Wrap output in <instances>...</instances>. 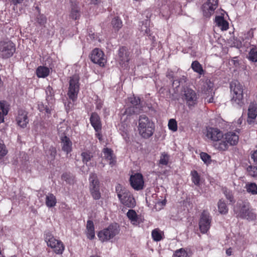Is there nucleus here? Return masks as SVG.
Returning <instances> with one entry per match:
<instances>
[{
  "label": "nucleus",
  "mask_w": 257,
  "mask_h": 257,
  "mask_svg": "<svg viewBox=\"0 0 257 257\" xmlns=\"http://www.w3.org/2000/svg\"><path fill=\"white\" fill-rule=\"evenodd\" d=\"M206 137L213 141L220 142L223 138V133L217 128H207Z\"/></svg>",
  "instance_id": "16"
},
{
  "label": "nucleus",
  "mask_w": 257,
  "mask_h": 257,
  "mask_svg": "<svg viewBox=\"0 0 257 257\" xmlns=\"http://www.w3.org/2000/svg\"><path fill=\"white\" fill-rule=\"evenodd\" d=\"M201 159L206 164H209L211 161L210 156L206 153L202 152L200 154Z\"/></svg>",
  "instance_id": "47"
},
{
  "label": "nucleus",
  "mask_w": 257,
  "mask_h": 257,
  "mask_svg": "<svg viewBox=\"0 0 257 257\" xmlns=\"http://www.w3.org/2000/svg\"><path fill=\"white\" fill-rule=\"evenodd\" d=\"M247 170L251 175L253 176H257V166H250L247 168Z\"/></svg>",
  "instance_id": "49"
},
{
  "label": "nucleus",
  "mask_w": 257,
  "mask_h": 257,
  "mask_svg": "<svg viewBox=\"0 0 257 257\" xmlns=\"http://www.w3.org/2000/svg\"><path fill=\"white\" fill-rule=\"evenodd\" d=\"M127 216L131 220V222L134 224L137 222L138 220V216L135 210L130 209L127 212Z\"/></svg>",
  "instance_id": "37"
},
{
  "label": "nucleus",
  "mask_w": 257,
  "mask_h": 257,
  "mask_svg": "<svg viewBox=\"0 0 257 257\" xmlns=\"http://www.w3.org/2000/svg\"><path fill=\"white\" fill-rule=\"evenodd\" d=\"M243 88L238 81H232L230 84V88L232 97L231 102L234 105L241 107L244 104Z\"/></svg>",
  "instance_id": "3"
},
{
  "label": "nucleus",
  "mask_w": 257,
  "mask_h": 257,
  "mask_svg": "<svg viewBox=\"0 0 257 257\" xmlns=\"http://www.w3.org/2000/svg\"><path fill=\"white\" fill-rule=\"evenodd\" d=\"M167 76L169 79H173V78H174L173 75V73L172 72L168 73V74H167Z\"/></svg>",
  "instance_id": "62"
},
{
  "label": "nucleus",
  "mask_w": 257,
  "mask_h": 257,
  "mask_svg": "<svg viewBox=\"0 0 257 257\" xmlns=\"http://www.w3.org/2000/svg\"><path fill=\"white\" fill-rule=\"evenodd\" d=\"M138 123V131L142 137L148 139L153 135L154 123L145 114L140 115Z\"/></svg>",
  "instance_id": "2"
},
{
  "label": "nucleus",
  "mask_w": 257,
  "mask_h": 257,
  "mask_svg": "<svg viewBox=\"0 0 257 257\" xmlns=\"http://www.w3.org/2000/svg\"><path fill=\"white\" fill-rule=\"evenodd\" d=\"M61 145L62 150L67 154L72 151V143L69 138L66 136L61 138Z\"/></svg>",
  "instance_id": "21"
},
{
  "label": "nucleus",
  "mask_w": 257,
  "mask_h": 257,
  "mask_svg": "<svg viewBox=\"0 0 257 257\" xmlns=\"http://www.w3.org/2000/svg\"><path fill=\"white\" fill-rule=\"evenodd\" d=\"M8 151L4 144L0 143V159L7 155Z\"/></svg>",
  "instance_id": "48"
},
{
  "label": "nucleus",
  "mask_w": 257,
  "mask_h": 257,
  "mask_svg": "<svg viewBox=\"0 0 257 257\" xmlns=\"http://www.w3.org/2000/svg\"><path fill=\"white\" fill-rule=\"evenodd\" d=\"M247 37L248 38H252L253 36V32L252 30H251L249 31L247 33Z\"/></svg>",
  "instance_id": "58"
},
{
  "label": "nucleus",
  "mask_w": 257,
  "mask_h": 257,
  "mask_svg": "<svg viewBox=\"0 0 257 257\" xmlns=\"http://www.w3.org/2000/svg\"><path fill=\"white\" fill-rule=\"evenodd\" d=\"M178 81H179L180 85H183L186 82L187 78L185 76H183L178 78Z\"/></svg>",
  "instance_id": "53"
},
{
  "label": "nucleus",
  "mask_w": 257,
  "mask_h": 257,
  "mask_svg": "<svg viewBox=\"0 0 257 257\" xmlns=\"http://www.w3.org/2000/svg\"><path fill=\"white\" fill-rule=\"evenodd\" d=\"M169 128L173 131L176 132L177 130V121L174 119H171L168 122Z\"/></svg>",
  "instance_id": "44"
},
{
  "label": "nucleus",
  "mask_w": 257,
  "mask_h": 257,
  "mask_svg": "<svg viewBox=\"0 0 257 257\" xmlns=\"http://www.w3.org/2000/svg\"><path fill=\"white\" fill-rule=\"evenodd\" d=\"M102 152L103 153V158L108 162V163L113 165L114 164L115 158L114 157L113 151L108 148H104Z\"/></svg>",
  "instance_id": "22"
},
{
  "label": "nucleus",
  "mask_w": 257,
  "mask_h": 257,
  "mask_svg": "<svg viewBox=\"0 0 257 257\" xmlns=\"http://www.w3.org/2000/svg\"><path fill=\"white\" fill-rule=\"evenodd\" d=\"M208 87H209V89H211L210 92L211 94L212 93V90L213 89H211V86L209 85ZM205 100L208 102V103H212L213 101V97L212 95H211V96L210 97H207L205 98Z\"/></svg>",
  "instance_id": "52"
},
{
  "label": "nucleus",
  "mask_w": 257,
  "mask_h": 257,
  "mask_svg": "<svg viewBox=\"0 0 257 257\" xmlns=\"http://www.w3.org/2000/svg\"><path fill=\"white\" fill-rule=\"evenodd\" d=\"M119 232V226L117 223L110 224L107 228L98 232L97 236L102 242L107 241L113 238Z\"/></svg>",
  "instance_id": "4"
},
{
  "label": "nucleus",
  "mask_w": 257,
  "mask_h": 257,
  "mask_svg": "<svg viewBox=\"0 0 257 257\" xmlns=\"http://www.w3.org/2000/svg\"><path fill=\"white\" fill-rule=\"evenodd\" d=\"M49 69L45 66H39L36 70V74L39 78H45L49 74Z\"/></svg>",
  "instance_id": "27"
},
{
  "label": "nucleus",
  "mask_w": 257,
  "mask_h": 257,
  "mask_svg": "<svg viewBox=\"0 0 257 257\" xmlns=\"http://www.w3.org/2000/svg\"><path fill=\"white\" fill-rule=\"evenodd\" d=\"M45 106L43 103H40L38 104V109L41 112H44L45 109Z\"/></svg>",
  "instance_id": "56"
},
{
  "label": "nucleus",
  "mask_w": 257,
  "mask_h": 257,
  "mask_svg": "<svg viewBox=\"0 0 257 257\" xmlns=\"http://www.w3.org/2000/svg\"><path fill=\"white\" fill-rule=\"evenodd\" d=\"M118 198L122 204L128 207L133 208L135 206V199L128 191H122V195L118 194Z\"/></svg>",
  "instance_id": "15"
},
{
  "label": "nucleus",
  "mask_w": 257,
  "mask_h": 257,
  "mask_svg": "<svg viewBox=\"0 0 257 257\" xmlns=\"http://www.w3.org/2000/svg\"><path fill=\"white\" fill-rule=\"evenodd\" d=\"M172 85L173 86H175L176 88H178L180 85V82L178 81V78L173 80Z\"/></svg>",
  "instance_id": "55"
},
{
  "label": "nucleus",
  "mask_w": 257,
  "mask_h": 257,
  "mask_svg": "<svg viewBox=\"0 0 257 257\" xmlns=\"http://www.w3.org/2000/svg\"><path fill=\"white\" fill-rule=\"evenodd\" d=\"M111 25L115 31H118L122 26V21L118 17H114L111 21Z\"/></svg>",
  "instance_id": "32"
},
{
  "label": "nucleus",
  "mask_w": 257,
  "mask_h": 257,
  "mask_svg": "<svg viewBox=\"0 0 257 257\" xmlns=\"http://www.w3.org/2000/svg\"><path fill=\"white\" fill-rule=\"evenodd\" d=\"M231 253H232V251H231V249L230 248H228L227 249H226V253L227 255L228 256H230L231 255Z\"/></svg>",
  "instance_id": "61"
},
{
  "label": "nucleus",
  "mask_w": 257,
  "mask_h": 257,
  "mask_svg": "<svg viewBox=\"0 0 257 257\" xmlns=\"http://www.w3.org/2000/svg\"><path fill=\"white\" fill-rule=\"evenodd\" d=\"M150 22L148 20H146L145 21H142L140 23L139 30L144 35L147 34L150 35V29L148 28Z\"/></svg>",
  "instance_id": "29"
},
{
  "label": "nucleus",
  "mask_w": 257,
  "mask_h": 257,
  "mask_svg": "<svg viewBox=\"0 0 257 257\" xmlns=\"http://www.w3.org/2000/svg\"><path fill=\"white\" fill-rule=\"evenodd\" d=\"M90 59L94 63L102 67L104 66L106 62L103 52L98 48H95L92 50L91 53Z\"/></svg>",
  "instance_id": "12"
},
{
  "label": "nucleus",
  "mask_w": 257,
  "mask_h": 257,
  "mask_svg": "<svg viewBox=\"0 0 257 257\" xmlns=\"http://www.w3.org/2000/svg\"><path fill=\"white\" fill-rule=\"evenodd\" d=\"M253 46L249 51L248 54V59L252 62H257V49L253 45L250 44Z\"/></svg>",
  "instance_id": "35"
},
{
  "label": "nucleus",
  "mask_w": 257,
  "mask_h": 257,
  "mask_svg": "<svg viewBox=\"0 0 257 257\" xmlns=\"http://www.w3.org/2000/svg\"><path fill=\"white\" fill-rule=\"evenodd\" d=\"M233 212L236 217L253 220L256 214L252 211L250 203L247 200H238L234 206Z\"/></svg>",
  "instance_id": "1"
},
{
  "label": "nucleus",
  "mask_w": 257,
  "mask_h": 257,
  "mask_svg": "<svg viewBox=\"0 0 257 257\" xmlns=\"http://www.w3.org/2000/svg\"><path fill=\"white\" fill-rule=\"evenodd\" d=\"M216 25L221 28L222 30H226L228 28V23L221 16H217L215 18Z\"/></svg>",
  "instance_id": "28"
},
{
  "label": "nucleus",
  "mask_w": 257,
  "mask_h": 257,
  "mask_svg": "<svg viewBox=\"0 0 257 257\" xmlns=\"http://www.w3.org/2000/svg\"><path fill=\"white\" fill-rule=\"evenodd\" d=\"M23 0H12V2L14 5H17V4H21L23 2Z\"/></svg>",
  "instance_id": "59"
},
{
  "label": "nucleus",
  "mask_w": 257,
  "mask_h": 257,
  "mask_svg": "<svg viewBox=\"0 0 257 257\" xmlns=\"http://www.w3.org/2000/svg\"><path fill=\"white\" fill-rule=\"evenodd\" d=\"M89 190L90 194L94 200L101 198L100 192V183L97 176L95 173H91L89 176Z\"/></svg>",
  "instance_id": "7"
},
{
  "label": "nucleus",
  "mask_w": 257,
  "mask_h": 257,
  "mask_svg": "<svg viewBox=\"0 0 257 257\" xmlns=\"http://www.w3.org/2000/svg\"><path fill=\"white\" fill-rule=\"evenodd\" d=\"M251 158L253 159L254 161L257 162V150L255 151L252 155Z\"/></svg>",
  "instance_id": "57"
},
{
  "label": "nucleus",
  "mask_w": 257,
  "mask_h": 257,
  "mask_svg": "<svg viewBox=\"0 0 257 257\" xmlns=\"http://www.w3.org/2000/svg\"><path fill=\"white\" fill-rule=\"evenodd\" d=\"M247 192L253 195L257 194V185L254 183H251L246 185Z\"/></svg>",
  "instance_id": "36"
},
{
  "label": "nucleus",
  "mask_w": 257,
  "mask_h": 257,
  "mask_svg": "<svg viewBox=\"0 0 257 257\" xmlns=\"http://www.w3.org/2000/svg\"><path fill=\"white\" fill-rule=\"evenodd\" d=\"M178 81H179L180 85H183L186 82L187 78L185 76H183L178 78Z\"/></svg>",
  "instance_id": "54"
},
{
  "label": "nucleus",
  "mask_w": 257,
  "mask_h": 257,
  "mask_svg": "<svg viewBox=\"0 0 257 257\" xmlns=\"http://www.w3.org/2000/svg\"><path fill=\"white\" fill-rule=\"evenodd\" d=\"M57 203V200L55 196L51 193H48L46 196L45 204L49 208L54 207Z\"/></svg>",
  "instance_id": "25"
},
{
  "label": "nucleus",
  "mask_w": 257,
  "mask_h": 257,
  "mask_svg": "<svg viewBox=\"0 0 257 257\" xmlns=\"http://www.w3.org/2000/svg\"><path fill=\"white\" fill-rule=\"evenodd\" d=\"M81 156L83 162L86 164V165L87 164V163L90 161L91 158L93 157L92 154L88 152H82L81 153Z\"/></svg>",
  "instance_id": "41"
},
{
  "label": "nucleus",
  "mask_w": 257,
  "mask_h": 257,
  "mask_svg": "<svg viewBox=\"0 0 257 257\" xmlns=\"http://www.w3.org/2000/svg\"><path fill=\"white\" fill-rule=\"evenodd\" d=\"M131 186L136 190H141L144 188V181L143 175L136 173L131 175L130 179Z\"/></svg>",
  "instance_id": "14"
},
{
  "label": "nucleus",
  "mask_w": 257,
  "mask_h": 257,
  "mask_svg": "<svg viewBox=\"0 0 257 257\" xmlns=\"http://www.w3.org/2000/svg\"><path fill=\"white\" fill-rule=\"evenodd\" d=\"M28 113L24 110H19L18 111V115L17 117V124L22 128H25L27 126V124L29 122L28 118Z\"/></svg>",
  "instance_id": "17"
},
{
  "label": "nucleus",
  "mask_w": 257,
  "mask_h": 257,
  "mask_svg": "<svg viewBox=\"0 0 257 257\" xmlns=\"http://www.w3.org/2000/svg\"><path fill=\"white\" fill-rule=\"evenodd\" d=\"M163 232L159 229H155L152 231V236L154 240L159 241L163 238Z\"/></svg>",
  "instance_id": "33"
},
{
  "label": "nucleus",
  "mask_w": 257,
  "mask_h": 257,
  "mask_svg": "<svg viewBox=\"0 0 257 257\" xmlns=\"http://www.w3.org/2000/svg\"><path fill=\"white\" fill-rule=\"evenodd\" d=\"M9 106L6 101H0V123L4 121V116L8 113Z\"/></svg>",
  "instance_id": "24"
},
{
  "label": "nucleus",
  "mask_w": 257,
  "mask_h": 257,
  "mask_svg": "<svg viewBox=\"0 0 257 257\" xmlns=\"http://www.w3.org/2000/svg\"><path fill=\"white\" fill-rule=\"evenodd\" d=\"M51 109H50L49 107H47V106H45L44 111L47 114H51Z\"/></svg>",
  "instance_id": "60"
},
{
  "label": "nucleus",
  "mask_w": 257,
  "mask_h": 257,
  "mask_svg": "<svg viewBox=\"0 0 257 257\" xmlns=\"http://www.w3.org/2000/svg\"><path fill=\"white\" fill-rule=\"evenodd\" d=\"M182 99L189 108L194 106L198 102V97L196 92L189 87H185L182 91Z\"/></svg>",
  "instance_id": "8"
},
{
  "label": "nucleus",
  "mask_w": 257,
  "mask_h": 257,
  "mask_svg": "<svg viewBox=\"0 0 257 257\" xmlns=\"http://www.w3.org/2000/svg\"><path fill=\"white\" fill-rule=\"evenodd\" d=\"M36 21H37V22L39 24H40L41 26H43L46 23L47 19H46V17L44 15L39 14L37 17Z\"/></svg>",
  "instance_id": "46"
},
{
  "label": "nucleus",
  "mask_w": 257,
  "mask_h": 257,
  "mask_svg": "<svg viewBox=\"0 0 257 257\" xmlns=\"http://www.w3.org/2000/svg\"><path fill=\"white\" fill-rule=\"evenodd\" d=\"M223 192L226 199L228 200L230 203L235 202L233 195L231 191L227 189V188H224L223 189Z\"/></svg>",
  "instance_id": "39"
},
{
  "label": "nucleus",
  "mask_w": 257,
  "mask_h": 257,
  "mask_svg": "<svg viewBox=\"0 0 257 257\" xmlns=\"http://www.w3.org/2000/svg\"><path fill=\"white\" fill-rule=\"evenodd\" d=\"M71 10L70 17L74 19H78L80 16V8L78 4L75 2H71Z\"/></svg>",
  "instance_id": "19"
},
{
  "label": "nucleus",
  "mask_w": 257,
  "mask_h": 257,
  "mask_svg": "<svg viewBox=\"0 0 257 257\" xmlns=\"http://www.w3.org/2000/svg\"><path fill=\"white\" fill-rule=\"evenodd\" d=\"M90 121L91 125L96 132H98L101 131V124L100 118L96 113L93 112L91 114L90 118Z\"/></svg>",
  "instance_id": "18"
},
{
  "label": "nucleus",
  "mask_w": 257,
  "mask_h": 257,
  "mask_svg": "<svg viewBox=\"0 0 257 257\" xmlns=\"http://www.w3.org/2000/svg\"><path fill=\"white\" fill-rule=\"evenodd\" d=\"M16 52V45L11 41H0V58L7 59Z\"/></svg>",
  "instance_id": "6"
},
{
  "label": "nucleus",
  "mask_w": 257,
  "mask_h": 257,
  "mask_svg": "<svg viewBox=\"0 0 257 257\" xmlns=\"http://www.w3.org/2000/svg\"><path fill=\"white\" fill-rule=\"evenodd\" d=\"M130 52L125 47H121L119 50L118 56L119 61L122 63L127 62L130 60Z\"/></svg>",
  "instance_id": "23"
},
{
  "label": "nucleus",
  "mask_w": 257,
  "mask_h": 257,
  "mask_svg": "<svg viewBox=\"0 0 257 257\" xmlns=\"http://www.w3.org/2000/svg\"><path fill=\"white\" fill-rule=\"evenodd\" d=\"M79 78L77 75H73L70 78L67 95L69 99H71L73 102L77 99L79 91Z\"/></svg>",
  "instance_id": "10"
},
{
  "label": "nucleus",
  "mask_w": 257,
  "mask_h": 257,
  "mask_svg": "<svg viewBox=\"0 0 257 257\" xmlns=\"http://www.w3.org/2000/svg\"><path fill=\"white\" fill-rule=\"evenodd\" d=\"M238 136L233 132H229L225 135L223 140L215 145L216 148L220 151H225L230 146L236 145L238 142Z\"/></svg>",
  "instance_id": "5"
},
{
  "label": "nucleus",
  "mask_w": 257,
  "mask_h": 257,
  "mask_svg": "<svg viewBox=\"0 0 257 257\" xmlns=\"http://www.w3.org/2000/svg\"><path fill=\"white\" fill-rule=\"evenodd\" d=\"M87 236L90 239H93L95 237L94 226L92 221L88 220L86 225Z\"/></svg>",
  "instance_id": "26"
},
{
  "label": "nucleus",
  "mask_w": 257,
  "mask_h": 257,
  "mask_svg": "<svg viewBox=\"0 0 257 257\" xmlns=\"http://www.w3.org/2000/svg\"><path fill=\"white\" fill-rule=\"evenodd\" d=\"M91 3L93 4H96L98 2L99 0H90Z\"/></svg>",
  "instance_id": "64"
},
{
  "label": "nucleus",
  "mask_w": 257,
  "mask_h": 257,
  "mask_svg": "<svg viewBox=\"0 0 257 257\" xmlns=\"http://www.w3.org/2000/svg\"><path fill=\"white\" fill-rule=\"evenodd\" d=\"M191 175L193 183L196 186H199L200 177L198 172L195 170H193L191 171Z\"/></svg>",
  "instance_id": "38"
},
{
  "label": "nucleus",
  "mask_w": 257,
  "mask_h": 257,
  "mask_svg": "<svg viewBox=\"0 0 257 257\" xmlns=\"http://www.w3.org/2000/svg\"><path fill=\"white\" fill-rule=\"evenodd\" d=\"M96 135L97 137L98 138V139L99 140H101V135L99 133V132H97V133L96 134Z\"/></svg>",
  "instance_id": "63"
},
{
  "label": "nucleus",
  "mask_w": 257,
  "mask_h": 257,
  "mask_svg": "<svg viewBox=\"0 0 257 257\" xmlns=\"http://www.w3.org/2000/svg\"><path fill=\"white\" fill-rule=\"evenodd\" d=\"M68 129L67 125L64 122L60 123L57 126L58 133L61 135H65Z\"/></svg>",
  "instance_id": "40"
},
{
  "label": "nucleus",
  "mask_w": 257,
  "mask_h": 257,
  "mask_svg": "<svg viewBox=\"0 0 257 257\" xmlns=\"http://www.w3.org/2000/svg\"><path fill=\"white\" fill-rule=\"evenodd\" d=\"M192 69L199 74L203 73V70L201 65L197 61H193L191 64Z\"/></svg>",
  "instance_id": "34"
},
{
  "label": "nucleus",
  "mask_w": 257,
  "mask_h": 257,
  "mask_svg": "<svg viewBox=\"0 0 257 257\" xmlns=\"http://www.w3.org/2000/svg\"><path fill=\"white\" fill-rule=\"evenodd\" d=\"M169 159V155L164 152L161 154L160 159V164L163 165H167L168 163Z\"/></svg>",
  "instance_id": "42"
},
{
  "label": "nucleus",
  "mask_w": 257,
  "mask_h": 257,
  "mask_svg": "<svg viewBox=\"0 0 257 257\" xmlns=\"http://www.w3.org/2000/svg\"><path fill=\"white\" fill-rule=\"evenodd\" d=\"M57 154L56 149L54 147H50L48 152V158L51 161H54Z\"/></svg>",
  "instance_id": "43"
},
{
  "label": "nucleus",
  "mask_w": 257,
  "mask_h": 257,
  "mask_svg": "<svg viewBox=\"0 0 257 257\" xmlns=\"http://www.w3.org/2000/svg\"><path fill=\"white\" fill-rule=\"evenodd\" d=\"M247 122L249 124H251L254 121V119L257 115V106L253 104L249 105L248 108Z\"/></svg>",
  "instance_id": "20"
},
{
  "label": "nucleus",
  "mask_w": 257,
  "mask_h": 257,
  "mask_svg": "<svg viewBox=\"0 0 257 257\" xmlns=\"http://www.w3.org/2000/svg\"><path fill=\"white\" fill-rule=\"evenodd\" d=\"M218 211L221 214H226L227 213L228 208L226 203L222 199H220L217 203Z\"/></svg>",
  "instance_id": "30"
},
{
  "label": "nucleus",
  "mask_w": 257,
  "mask_h": 257,
  "mask_svg": "<svg viewBox=\"0 0 257 257\" xmlns=\"http://www.w3.org/2000/svg\"><path fill=\"white\" fill-rule=\"evenodd\" d=\"M218 6L217 0H207L202 6V10L204 17L209 18L213 14Z\"/></svg>",
  "instance_id": "13"
},
{
  "label": "nucleus",
  "mask_w": 257,
  "mask_h": 257,
  "mask_svg": "<svg viewBox=\"0 0 257 257\" xmlns=\"http://www.w3.org/2000/svg\"><path fill=\"white\" fill-rule=\"evenodd\" d=\"M46 93L47 94L48 98L49 97H51L53 96H54V91L53 90V88L50 86L47 87V89L46 90Z\"/></svg>",
  "instance_id": "50"
},
{
  "label": "nucleus",
  "mask_w": 257,
  "mask_h": 257,
  "mask_svg": "<svg viewBox=\"0 0 257 257\" xmlns=\"http://www.w3.org/2000/svg\"><path fill=\"white\" fill-rule=\"evenodd\" d=\"M116 192L117 194V196L118 197V194L122 195V191H126L125 190L122 189V187L120 184H118L115 188Z\"/></svg>",
  "instance_id": "51"
},
{
  "label": "nucleus",
  "mask_w": 257,
  "mask_h": 257,
  "mask_svg": "<svg viewBox=\"0 0 257 257\" xmlns=\"http://www.w3.org/2000/svg\"><path fill=\"white\" fill-rule=\"evenodd\" d=\"M187 252L183 248L177 250L174 254V257H187Z\"/></svg>",
  "instance_id": "45"
},
{
  "label": "nucleus",
  "mask_w": 257,
  "mask_h": 257,
  "mask_svg": "<svg viewBox=\"0 0 257 257\" xmlns=\"http://www.w3.org/2000/svg\"><path fill=\"white\" fill-rule=\"evenodd\" d=\"M130 100L133 106V112L137 113H139L140 107V99L139 97H131Z\"/></svg>",
  "instance_id": "31"
},
{
  "label": "nucleus",
  "mask_w": 257,
  "mask_h": 257,
  "mask_svg": "<svg viewBox=\"0 0 257 257\" xmlns=\"http://www.w3.org/2000/svg\"><path fill=\"white\" fill-rule=\"evenodd\" d=\"M211 218L209 213L204 210L200 216L199 222V229L202 233H206L210 227Z\"/></svg>",
  "instance_id": "11"
},
{
  "label": "nucleus",
  "mask_w": 257,
  "mask_h": 257,
  "mask_svg": "<svg viewBox=\"0 0 257 257\" xmlns=\"http://www.w3.org/2000/svg\"><path fill=\"white\" fill-rule=\"evenodd\" d=\"M45 241L48 246L54 249V251L56 254H62L65 247L61 241L55 239L50 233L48 232L46 234Z\"/></svg>",
  "instance_id": "9"
}]
</instances>
